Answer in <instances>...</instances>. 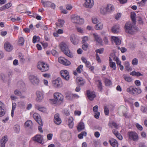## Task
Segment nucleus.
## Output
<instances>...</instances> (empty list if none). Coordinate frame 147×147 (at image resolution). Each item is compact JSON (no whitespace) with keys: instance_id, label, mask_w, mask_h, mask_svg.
Listing matches in <instances>:
<instances>
[{"instance_id":"9","label":"nucleus","mask_w":147,"mask_h":147,"mask_svg":"<svg viewBox=\"0 0 147 147\" xmlns=\"http://www.w3.org/2000/svg\"><path fill=\"white\" fill-rule=\"evenodd\" d=\"M59 62L64 65H69L71 63L69 61L62 57H59L58 59Z\"/></svg>"},{"instance_id":"30","label":"nucleus","mask_w":147,"mask_h":147,"mask_svg":"<svg viewBox=\"0 0 147 147\" xmlns=\"http://www.w3.org/2000/svg\"><path fill=\"white\" fill-rule=\"evenodd\" d=\"M77 128L78 130L79 131H80L84 129V123L83 122H80Z\"/></svg>"},{"instance_id":"44","label":"nucleus","mask_w":147,"mask_h":147,"mask_svg":"<svg viewBox=\"0 0 147 147\" xmlns=\"http://www.w3.org/2000/svg\"><path fill=\"white\" fill-rule=\"evenodd\" d=\"M40 38L38 36H34L33 38L32 42L33 43H35L37 41H39Z\"/></svg>"},{"instance_id":"24","label":"nucleus","mask_w":147,"mask_h":147,"mask_svg":"<svg viewBox=\"0 0 147 147\" xmlns=\"http://www.w3.org/2000/svg\"><path fill=\"white\" fill-rule=\"evenodd\" d=\"M0 78L3 82H6L8 79L5 73H1L0 74Z\"/></svg>"},{"instance_id":"53","label":"nucleus","mask_w":147,"mask_h":147,"mask_svg":"<svg viewBox=\"0 0 147 147\" xmlns=\"http://www.w3.org/2000/svg\"><path fill=\"white\" fill-rule=\"evenodd\" d=\"M138 63V59L135 58L132 61V63L133 65H137Z\"/></svg>"},{"instance_id":"46","label":"nucleus","mask_w":147,"mask_h":147,"mask_svg":"<svg viewBox=\"0 0 147 147\" xmlns=\"http://www.w3.org/2000/svg\"><path fill=\"white\" fill-rule=\"evenodd\" d=\"M14 131L16 133H18L20 131V126L18 125H15L14 126Z\"/></svg>"},{"instance_id":"12","label":"nucleus","mask_w":147,"mask_h":147,"mask_svg":"<svg viewBox=\"0 0 147 147\" xmlns=\"http://www.w3.org/2000/svg\"><path fill=\"white\" fill-rule=\"evenodd\" d=\"M127 111V109L124 106H121L119 109L118 113L121 115H124L126 116V113Z\"/></svg>"},{"instance_id":"57","label":"nucleus","mask_w":147,"mask_h":147,"mask_svg":"<svg viewBox=\"0 0 147 147\" xmlns=\"http://www.w3.org/2000/svg\"><path fill=\"white\" fill-rule=\"evenodd\" d=\"M82 48L84 50H86L88 47V44L87 43L84 44L82 43Z\"/></svg>"},{"instance_id":"50","label":"nucleus","mask_w":147,"mask_h":147,"mask_svg":"<svg viewBox=\"0 0 147 147\" xmlns=\"http://www.w3.org/2000/svg\"><path fill=\"white\" fill-rule=\"evenodd\" d=\"M104 110L105 114L106 115H108L109 114V111L108 109V108L106 107L105 106L104 107Z\"/></svg>"},{"instance_id":"39","label":"nucleus","mask_w":147,"mask_h":147,"mask_svg":"<svg viewBox=\"0 0 147 147\" xmlns=\"http://www.w3.org/2000/svg\"><path fill=\"white\" fill-rule=\"evenodd\" d=\"M42 3V4L44 7H50L51 2L49 1H44L42 0L41 1Z\"/></svg>"},{"instance_id":"52","label":"nucleus","mask_w":147,"mask_h":147,"mask_svg":"<svg viewBox=\"0 0 147 147\" xmlns=\"http://www.w3.org/2000/svg\"><path fill=\"white\" fill-rule=\"evenodd\" d=\"M92 22L94 24H97L99 22L97 18L96 17H93L92 18Z\"/></svg>"},{"instance_id":"32","label":"nucleus","mask_w":147,"mask_h":147,"mask_svg":"<svg viewBox=\"0 0 147 147\" xmlns=\"http://www.w3.org/2000/svg\"><path fill=\"white\" fill-rule=\"evenodd\" d=\"M119 27L118 25H116L113 27L111 28V31L113 33H117L119 31Z\"/></svg>"},{"instance_id":"11","label":"nucleus","mask_w":147,"mask_h":147,"mask_svg":"<svg viewBox=\"0 0 147 147\" xmlns=\"http://www.w3.org/2000/svg\"><path fill=\"white\" fill-rule=\"evenodd\" d=\"M33 117L40 125L43 126L40 116L37 113H35L33 115Z\"/></svg>"},{"instance_id":"64","label":"nucleus","mask_w":147,"mask_h":147,"mask_svg":"<svg viewBox=\"0 0 147 147\" xmlns=\"http://www.w3.org/2000/svg\"><path fill=\"white\" fill-rule=\"evenodd\" d=\"M100 115V113L99 112L95 113L94 117L96 119H98Z\"/></svg>"},{"instance_id":"3","label":"nucleus","mask_w":147,"mask_h":147,"mask_svg":"<svg viewBox=\"0 0 147 147\" xmlns=\"http://www.w3.org/2000/svg\"><path fill=\"white\" fill-rule=\"evenodd\" d=\"M124 28L125 32L127 33L132 34L134 33V29L130 22L126 23Z\"/></svg>"},{"instance_id":"55","label":"nucleus","mask_w":147,"mask_h":147,"mask_svg":"<svg viewBox=\"0 0 147 147\" xmlns=\"http://www.w3.org/2000/svg\"><path fill=\"white\" fill-rule=\"evenodd\" d=\"M136 126L138 130L140 131H142V130L143 129V127L139 123H136Z\"/></svg>"},{"instance_id":"36","label":"nucleus","mask_w":147,"mask_h":147,"mask_svg":"<svg viewBox=\"0 0 147 147\" xmlns=\"http://www.w3.org/2000/svg\"><path fill=\"white\" fill-rule=\"evenodd\" d=\"M14 93L16 95L20 96L21 98H25V96L22 95L21 92L18 90H15Z\"/></svg>"},{"instance_id":"19","label":"nucleus","mask_w":147,"mask_h":147,"mask_svg":"<svg viewBox=\"0 0 147 147\" xmlns=\"http://www.w3.org/2000/svg\"><path fill=\"white\" fill-rule=\"evenodd\" d=\"M85 4L86 7L91 8L94 5L93 1V0H86Z\"/></svg>"},{"instance_id":"16","label":"nucleus","mask_w":147,"mask_h":147,"mask_svg":"<svg viewBox=\"0 0 147 147\" xmlns=\"http://www.w3.org/2000/svg\"><path fill=\"white\" fill-rule=\"evenodd\" d=\"M129 138L130 139L134 141L138 140V136L136 132H130L129 133Z\"/></svg>"},{"instance_id":"56","label":"nucleus","mask_w":147,"mask_h":147,"mask_svg":"<svg viewBox=\"0 0 147 147\" xmlns=\"http://www.w3.org/2000/svg\"><path fill=\"white\" fill-rule=\"evenodd\" d=\"M103 49H96L95 51V52L96 54L98 53L100 54H102L103 53Z\"/></svg>"},{"instance_id":"22","label":"nucleus","mask_w":147,"mask_h":147,"mask_svg":"<svg viewBox=\"0 0 147 147\" xmlns=\"http://www.w3.org/2000/svg\"><path fill=\"white\" fill-rule=\"evenodd\" d=\"M109 142L111 145L113 147H118V143L115 139L112 138L109 140Z\"/></svg>"},{"instance_id":"60","label":"nucleus","mask_w":147,"mask_h":147,"mask_svg":"<svg viewBox=\"0 0 147 147\" xmlns=\"http://www.w3.org/2000/svg\"><path fill=\"white\" fill-rule=\"evenodd\" d=\"M51 53L55 57L58 56V53L55 50H52L51 51Z\"/></svg>"},{"instance_id":"59","label":"nucleus","mask_w":147,"mask_h":147,"mask_svg":"<svg viewBox=\"0 0 147 147\" xmlns=\"http://www.w3.org/2000/svg\"><path fill=\"white\" fill-rule=\"evenodd\" d=\"M83 67V65H80L78 66V67L77 68L76 70L79 73H81V69H82Z\"/></svg>"},{"instance_id":"14","label":"nucleus","mask_w":147,"mask_h":147,"mask_svg":"<svg viewBox=\"0 0 147 147\" xmlns=\"http://www.w3.org/2000/svg\"><path fill=\"white\" fill-rule=\"evenodd\" d=\"M87 94L89 99L91 100H93L96 96L95 92L89 90L87 91Z\"/></svg>"},{"instance_id":"13","label":"nucleus","mask_w":147,"mask_h":147,"mask_svg":"<svg viewBox=\"0 0 147 147\" xmlns=\"http://www.w3.org/2000/svg\"><path fill=\"white\" fill-rule=\"evenodd\" d=\"M37 96L36 100L38 102H40L43 98V94L42 92L38 91L36 92Z\"/></svg>"},{"instance_id":"38","label":"nucleus","mask_w":147,"mask_h":147,"mask_svg":"<svg viewBox=\"0 0 147 147\" xmlns=\"http://www.w3.org/2000/svg\"><path fill=\"white\" fill-rule=\"evenodd\" d=\"M125 66L127 71H129L132 70L131 68L130 67L129 62L125 61Z\"/></svg>"},{"instance_id":"31","label":"nucleus","mask_w":147,"mask_h":147,"mask_svg":"<svg viewBox=\"0 0 147 147\" xmlns=\"http://www.w3.org/2000/svg\"><path fill=\"white\" fill-rule=\"evenodd\" d=\"M123 77L125 80L128 82H130L133 80L132 78L129 76H127L125 74H124L123 75Z\"/></svg>"},{"instance_id":"41","label":"nucleus","mask_w":147,"mask_h":147,"mask_svg":"<svg viewBox=\"0 0 147 147\" xmlns=\"http://www.w3.org/2000/svg\"><path fill=\"white\" fill-rule=\"evenodd\" d=\"M24 40L22 37H20L18 40L19 44L20 46H22L24 45Z\"/></svg>"},{"instance_id":"58","label":"nucleus","mask_w":147,"mask_h":147,"mask_svg":"<svg viewBox=\"0 0 147 147\" xmlns=\"http://www.w3.org/2000/svg\"><path fill=\"white\" fill-rule=\"evenodd\" d=\"M137 18L138 19V20L139 24H143V22L142 18L140 16L138 17Z\"/></svg>"},{"instance_id":"15","label":"nucleus","mask_w":147,"mask_h":147,"mask_svg":"<svg viewBox=\"0 0 147 147\" xmlns=\"http://www.w3.org/2000/svg\"><path fill=\"white\" fill-rule=\"evenodd\" d=\"M4 48L5 50L8 52L11 51L13 49V47L8 42L5 43L4 45Z\"/></svg>"},{"instance_id":"18","label":"nucleus","mask_w":147,"mask_h":147,"mask_svg":"<svg viewBox=\"0 0 147 147\" xmlns=\"http://www.w3.org/2000/svg\"><path fill=\"white\" fill-rule=\"evenodd\" d=\"M70 40L71 42L74 45H77L79 42L77 37L74 35H72L70 36Z\"/></svg>"},{"instance_id":"63","label":"nucleus","mask_w":147,"mask_h":147,"mask_svg":"<svg viewBox=\"0 0 147 147\" xmlns=\"http://www.w3.org/2000/svg\"><path fill=\"white\" fill-rule=\"evenodd\" d=\"M6 9H7L10 7L11 6V3H8L4 5Z\"/></svg>"},{"instance_id":"27","label":"nucleus","mask_w":147,"mask_h":147,"mask_svg":"<svg viewBox=\"0 0 147 147\" xmlns=\"http://www.w3.org/2000/svg\"><path fill=\"white\" fill-rule=\"evenodd\" d=\"M58 21V22H57L55 23L57 26L59 28L63 27L65 23L64 20L61 19H59Z\"/></svg>"},{"instance_id":"2","label":"nucleus","mask_w":147,"mask_h":147,"mask_svg":"<svg viewBox=\"0 0 147 147\" xmlns=\"http://www.w3.org/2000/svg\"><path fill=\"white\" fill-rule=\"evenodd\" d=\"M60 47L61 50L67 56L70 58L73 57V55L66 43L63 42L61 43L60 44Z\"/></svg>"},{"instance_id":"4","label":"nucleus","mask_w":147,"mask_h":147,"mask_svg":"<svg viewBox=\"0 0 147 147\" xmlns=\"http://www.w3.org/2000/svg\"><path fill=\"white\" fill-rule=\"evenodd\" d=\"M37 68L42 72H45L49 69V65L44 62L40 61L37 66Z\"/></svg>"},{"instance_id":"21","label":"nucleus","mask_w":147,"mask_h":147,"mask_svg":"<svg viewBox=\"0 0 147 147\" xmlns=\"http://www.w3.org/2000/svg\"><path fill=\"white\" fill-rule=\"evenodd\" d=\"M112 41L114 42L116 45H119L121 43V41L119 38L115 36L112 37Z\"/></svg>"},{"instance_id":"61","label":"nucleus","mask_w":147,"mask_h":147,"mask_svg":"<svg viewBox=\"0 0 147 147\" xmlns=\"http://www.w3.org/2000/svg\"><path fill=\"white\" fill-rule=\"evenodd\" d=\"M73 7L71 4H67L66 6V9L69 10H71L72 8Z\"/></svg>"},{"instance_id":"35","label":"nucleus","mask_w":147,"mask_h":147,"mask_svg":"<svg viewBox=\"0 0 147 147\" xmlns=\"http://www.w3.org/2000/svg\"><path fill=\"white\" fill-rule=\"evenodd\" d=\"M131 20L133 22V24H136V13L134 12H131Z\"/></svg>"},{"instance_id":"48","label":"nucleus","mask_w":147,"mask_h":147,"mask_svg":"<svg viewBox=\"0 0 147 147\" xmlns=\"http://www.w3.org/2000/svg\"><path fill=\"white\" fill-rule=\"evenodd\" d=\"M97 82H98V87L100 90H101L102 89V83H101V81L100 80H98L97 81Z\"/></svg>"},{"instance_id":"47","label":"nucleus","mask_w":147,"mask_h":147,"mask_svg":"<svg viewBox=\"0 0 147 147\" xmlns=\"http://www.w3.org/2000/svg\"><path fill=\"white\" fill-rule=\"evenodd\" d=\"M105 85L106 86H109L111 85L112 83L109 79L106 78L105 81Z\"/></svg>"},{"instance_id":"54","label":"nucleus","mask_w":147,"mask_h":147,"mask_svg":"<svg viewBox=\"0 0 147 147\" xmlns=\"http://www.w3.org/2000/svg\"><path fill=\"white\" fill-rule=\"evenodd\" d=\"M25 105V103L23 101H21L18 103V106L20 107H23Z\"/></svg>"},{"instance_id":"1","label":"nucleus","mask_w":147,"mask_h":147,"mask_svg":"<svg viewBox=\"0 0 147 147\" xmlns=\"http://www.w3.org/2000/svg\"><path fill=\"white\" fill-rule=\"evenodd\" d=\"M54 98L51 100V102L54 104L59 105L63 101V96L59 92H56L54 94Z\"/></svg>"},{"instance_id":"25","label":"nucleus","mask_w":147,"mask_h":147,"mask_svg":"<svg viewBox=\"0 0 147 147\" xmlns=\"http://www.w3.org/2000/svg\"><path fill=\"white\" fill-rule=\"evenodd\" d=\"M93 35L96 41L100 43H102V40L97 34L94 33Z\"/></svg>"},{"instance_id":"20","label":"nucleus","mask_w":147,"mask_h":147,"mask_svg":"<svg viewBox=\"0 0 147 147\" xmlns=\"http://www.w3.org/2000/svg\"><path fill=\"white\" fill-rule=\"evenodd\" d=\"M54 121L55 123L57 125L60 124L61 122V120L59 117L58 114H56L54 116Z\"/></svg>"},{"instance_id":"37","label":"nucleus","mask_w":147,"mask_h":147,"mask_svg":"<svg viewBox=\"0 0 147 147\" xmlns=\"http://www.w3.org/2000/svg\"><path fill=\"white\" fill-rule=\"evenodd\" d=\"M24 125L26 127L30 128L32 125V123L31 121L28 120L25 122Z\"/></svg>"},{"instance_id":"7","label":"nucleus","mask_w":147,"mask_h":147,"mask_svg":"<svg viewBox=\"0 0 147 147\" xmlns=\"http://www.w3.org/2000/svg\"><path fill=\"white\" fill-rule=\"evenodd\" d=\"M29 79L31 83L34 85H37L39 82L38 78L34 75H31L29 77Z\"/></svg>"},{"instance_id":"49","label":"nucleus","mask_w":147,"mask_h":147,"mask_svg":"<svg viewBox=\"0 0 147 147\" xmlns=\"http://www.w3.org/2000/svg\"><path fill=\"white\" fill-rule=\"evenodd\" d=\"M109 125L111 127H112V125L114 126L115 128H117V125L115 122H112V123H110L109 124Z\"/></svg>"},{"instance_id":"26","label":"nucleus","mask_w":147,"mask_h":147,"mask_svg":"<svg viewBox=\"0 0 147 147\" xmlns=\"http://www.w3.org/2000/svg\"><path fill=\"white\" fill-rule=\"evenodd\" d=\"M106 11L108 12H111L114 10V6L111 4H108L106 8Z\"/></svg>"},{"instance_id":"51","label":"nucleus","mask_w":147,"mask_h":147,"mask_svg":"<svg viewBox=\"0 0 147 147\" xmlns=\"http://www.w3.org/2000/svg\"><path fill=\"white\" fill-rule=\"evenodd\" d=\"M73 94H67L66 96V98L69 100H70L73 98Z\"/></svg>"},{"instance_id":"17","label":"nucleus","mask_w":147,"mask_h":147,"mask_svg":"<svg viewBox=\"0 0 147 147\" xmlns=\"http://www.w3.org/2000/svg\"><path fill=\"white\" fill-rule=\"evenodd\" d=\"M32 140L34 141L41 143L42 140V137L41 135L38 134L33 137Z\"/></svg>"},{"instance_id":"29","label":"nucleus","mask_w":147,"mask_h":147,"mask_svg":"<svg viewBox=\"0 0 147 147\" xmlns=\"http://www.w3.org/2000/svg\"><path fill=\"white\" fill-rule=\"evenodd\" d=\"M130 75H132L133 76H136L138 77L140 76H143V74H141L139 72H136L135 71H133L129 74Z\"/></svg>"},{"instance_id":"6","label":"nucleus","mask_w":147,"mask_h":147,"mask_svg":"<svg viewBox=\"0 0 147 147\" xmlns=\"http://www.w3.org/2000/svg\"><path fill=\"white\" fill-rule=\"evenodd\" d=\"M72 22L74 23L82 24L84 23V20L76 15H73L71 17Z\"/></svg>"},{"instance_id":"45","label":"nucleus","mask_w":147,"mask_h":147,"mask_svg":"<svg viewBox=\"0 0 147 147\" xmlns=\"http://www.w3.org/2000/svg\"><path fill=\"white\" fill-rule=\"evenodd\" d=\"M8 140V139L7 136H5L2 138L1 141L3 142L5 144Z\"/></svg>"},{"instance_id":"62","label":"nucleus","mask_w":147,"mask_h":147,"mask_svg":"<svg viewBox=\"0 0 147 147\" xmlns=\"http://www.w3.org/2000/svg\"><path fill=\"white\" fill-rule=\"evenodd\" d=\"M115 136H116L117 138L120 140H121L123 139V137L119 133H118Z\"/></svg>"},{"instance_id":"5","label":"nucleus","mask_w":147,"mask_h":147,"mask_svg":"<svg viewBox=\"0 0 147 147\" xmlns=\"http://www.w3.org/2000/svg\"><path fill=\"white\" fill-rule=\"evenodd\" d=\"M127 91L132 94H138L142 92L141 89L139 88H136L132 86L127 88Z\"/></svg>"},{"instance_id":"42","label":"nucleus","mask_w":147,"mask_h":147,"mask_svg":"<svg viewBox=\"0 0 147 147\" xmlns=\"http://www.w3.org/2000/svg\"><path fill=\"white\" fill-rule=\"evenodd\" d=\"M111 58V59H113L114 61H116L119 59L117 57L114 53H112L111 54V57H109Z\"/></svg>"},{"instance_id":"33","label":"nucleus","mask_w":147,"mask_h":147,"mask_svg":"<svg viewBox=\"0 0 147 147\" xmlns=\"http://www.w3.org/2000/svg\"><path fill=\"white\" fill-rule=\"evenodd\" d=\"M109 61L110 67L113 68L114 70H115L116 69V67L115 63L112 62V59L111 58H109Z\"/></svg>"},{"instance_id":"8","label":"nucleus","mask_w":147,"mask_h":147,"mask_svg":"<svg viewBox=\"0 0 147 147\" xmlns=\"http://www.w3.org/2000/svg\"><path fill=\"white\" fill-rule=\"evenodd\" d=\"M52 83L54 87L56 88H60L62 86V81L60 78H58L53 81Z\"/></svg>"},{"instance_id":"34","label":"nucleus","mask_w":147,"mask_h":147,"mask_svg":"<svg viewBox=\"0 0 147 147\" xmlns=\"http://www.w3.org/2000/svg\"><path fill=\"white\" fill-rule=\"evenodd\" d=\"M103 27V24L101 22H99L96 24L95 26V29L96 30H102Z\"/></svg>"},{"instance_id":"23","label":"nucleus","mask_w":147,"mask_h":147,"mask_svg":"<svg viewBox=\"0 0 147 147\" xmlns=\"http://www.w3.org/2000/svg\"><path fill=\"white\" fill-rule=\"evenodd\" d=\"M3 103L0 101V117L3 116L5 113L4 110L3 108Z\"/></svg>"},{"instance_id":"40","label":"nucleus","mask_w":147,"mask_h":147,"mask_svg":"<svg viewBox=\"0 0 147 147\" xmlns=\"http://www.w3.org/2000/svg\"><path fill=\"white\" fill-rule=\"evenodd\" d=\"M36 108L37 109L42 112L45 111L46 110L45 108L41 107L39 105H36Z\"/></svg>"},{"instance_id":"28","label":"nucleus","mask_w":147,"mask_h":147,"mask_svg":"<svg viewBox=\"0 0 147 147\" xmlns=\"http://www.w3.org/2000/svg\"><path fill=\"white\" fill-rule=\"evenodd\" d=\"M76 81L77 83L79 85H82L85 83L84 80L82 78L80 77L77 78Z\"/></svg>"},{"instance_id":"10","label":"nucleus","mask_w":147,"mask_h":147,"mask_svg":"<svg viewBox=\"0 0 147 147\" xmlns=\"http://www.w3.org/2000/svg\"><path fill=\"white\" fill-rule=\"evenodd\" d=\"M60 73L61 76L65 80H68L69 79V73L67 70H61L60 71Z\"/></svg>"},{"instance_id":"43","label":"nucleus","mask_w":147,"mask_h":147,"mask_svg":"<svg viewBox=\"0 0 147 147\" xmlns=\"http://www.w3.org/2000/svg\"><path fill=\"white\" fill-rule=\"evenodd\" d=\"M88 37L87 36H84L82 38V43H86V42L88 40Z\"/></svg>"}]
</instances>
